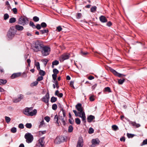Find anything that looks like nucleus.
<instances>
[{
  "label": "nucleus",
  "instance_id": "obj_5",
  "mask_svg": "<svg viewBox=\"0 0 147 147\" xmlns=\"http://www.w3.org/2000/svg\"><path fill=\"white\" fill-rule=\"evenodd\" d=\"M24 137L26 140V142L28 143H31L33 140V136L29 133H26Z\"/></svg>",
  "mask_w": 147,
  "mask_h": 147
},
{
  "label": "nucleus",
  "instance_id": "obj_50",
  "mask_svg": "<svg viewBox=\"0 0 147 147\" xmlns=\"http://www.w3.org/2000/svg\"><path fill=\"white\" fill-rule=\"evenodd\" d=\"M147 144V139H146L144 140L142 143L141 144V146H142L144 145H145Z\"/></svg>",
  "mask_w": 147,
  "mask_h": 147
},
{
  "label": "nucleus",
  "instance_id": "obj_30",
  "mask_svg": "<svg viewBox=\"0 0 147 147\" xmlns=\"http://www.w3.org/2000/svg\"><path fill=\"white\" fill-rule=\"evenodd\" d=\"M57 100V98L54 96L52 97L51 99V102H54Z\"/></svg>",
  "mask_w": 147,
  "mask_h": 147
},
{
  "label": "nucleus",
  "instance_id": "obj_44",
  "mask_svg": "<svg viewBox=\"0 0 147 147\" xmlns=\"http://www.w3.org/2000/svg\"><path fill=\"white\" fill-rule=\"evenodd\" d=\"M37 85V81L34 82L30 84V86L33 87L34 86H36Z\"/></svg>",
  "mask_w": 147,
  "mask_h": 147
},
{
  "label": "nucleus",
  "instance_id": "obj_2",
  "mask_svg": "<svg viewBox=\"0 0 147 147\" xmlns=\"http://www.w3.org/2000/svg\"><path fill=\"white\" fill-rule=\"evenodd\" d=\"M37 110L35 109L33 110L32 107H26L23 111L24 113L27 116H33L36 115Z\"/></svg>",
  "mask_w": 147,
  "mask_h": 147
},
{
  "label": "nucleus",
  "instance_id": "obj_32",
  "mask_svg": "<svg viewBox=\"0 0 147 147\" xmlns=\"http://www.w3.org/2000/svg\"><path fill=\"white\" fill-rule=\"evenodd\" d=\"M25 126L28 129H30L32 127V125L31 123H27L25 125Z\"/></svg>",
  "mask_w": 147,
  "mask_h": 147
},
{
  "label": "nucleus",
  "instance_id": "obj_54",
  "mask_svg": "<svg viewBox=\"0 0 147 147\" xmlns=\"http://www.w3.org/2000/svg\"><path fill=\"white\" fill-rule=\"evenodd\" d=\"M53 82L54 83H55V84L56 85V88L57 89H58L59 87V86L58 85V82L57 81H54Z\"/></svg>",
  "mask_w": 147,
  "mask_h": 147
},
{
  "label": "nucleus",
  "instance_id": "obj_28",
  "mask_svg": "<svg viewBox=\"0 0 147 147\" xmlns=\"http://www.w3.org/2000/svg\"><path fill=\"white\" fill-rule=\"evenodd\" d=\"M30 26L33 28H37V26H35L34 23L32 22H30L29 23Z\"/></svg>",
  "mask_w": 147,
  "mask_h": 147
},
{
  "label": "nucleus",
  "instance_id": "obj_31",
  "mask_svg": "<svg viewBox=\"0 0 147 147\" xmlns=\"http://www.w3.org/2000/svg\"><path fill=\"white\" fill-rule=\"evenodd\" d=\"M96 6L92 7L90 9L91 11L92 12H94L96 10Z\"/></svg>",
  "mask_w": 147,
  "mask_h": 147
},
{
  "label": "nucleus",
  "instance_id": "obj_39",
  "mask_svg": "<svg viewBox=\"0 0 147 147\" xmlns=\"http://www.w3.org/2000/svg\"><path fill=\"white\" fill-rule=\"evenodd\" d=\"M59 119L60 120H61L62 121V123H63V124L64 125H65V121L64 120V118L62 116L61 117V118H59Z\"/></svg>",
  "mask_w": 147,
  "mask_h": 147
},
{
  "label": "nucleus",
  "instance_id": "obj_61",
  "mask_svg": "<svg viewBox=\"0 0 147 147\" xmlns=\"http://www.w3.org/2000/svg\"><path fill=\"white\" fill-rule=\"evenodd\" d=\"M62 111V112L63 117H65L66 112H65V111L64 110H62V111Z\"/></svg>",
  "mask_w": 147,
  "mask_h": 147
},
{
  "label": "nucleus",
  "instance_id": "obj_53",
  "mask_svg": "<svg viewBox=\"0 0 147 147\" xmlns=\"http://www.w3.org/2000/svg\"><path fill=\"white\" fill-rule=\"evenodd\" d=\"M44 119H45V120H46V121L47 122H49L50 120V118L48 116L45 117Z\"/></svg>",
  "mask_w": 147,
  "mask_h": 147
},
{
  "label": "nucleus",
  "instance_id": "obj_41",
  "mask_svg": "<svg viewBox=\"0 0 147 147\" xmlns=\"http://www.w3.org/2000/svg\"><path fill=\"white\" fill-rule=\"evenodd\" d=\"M105 92H111L110 88L109 87H107L105 88Z\"/></svg>",
  "mask_w": 147,
  "mask_h": 147
},
{
  "label": "nucleus",
  "instance_id": "obj_4",
  "mask_svg": "<svg viewBox=\"0 0 147 147\" xmlns=\"http://www.w3.org/2000/svg\"><path fill=\"white\" fill-rule=\"evenodd\" d=\"M41 50L42 55L43 56H45L49 54L51 51V49L48 46H45Z\"/></svg>",
  "mask_w": 147,
  "mask_h": 147
},
{
  "label": "nucleus",
  "instance_id": "obj_49",
  "mask_svg": "<svg viewBox=\"0 0 147 147\" xmlns=\"http://www.w3.org/2000/svg\"><path fill=\"white\" fill-rule=\"evenodd\" d=\"M127 136L129 138H132L134 136V135L128 133L127 134Z\"/></svg>",
  "mask_w": 147,
  "mask_h": 147
},
{
  "label": "nucleus",
  "instance_id": "obj_63",
  "mask_svg": "<svg viewBox=\"0 0 147 147\" xmlns=\"http://www.w3.org/2000/svg\"><path fill=\"white\" fill-rule=\"evenodd\" d=\"M27 76V73L25 72H24L22 74V77H26Z\"/></svg>",
  "mask_w": 147,
  "mask_h": 147
},
{
  "label": "nucleus",
  "instance_id": "obj_3",
  "mask_svg": "<svg viewBox=\"0 0 147 147\" xmlns=\"http://www.w3.org/2000/svg\"><path fill=\"white\" fill-rule=\"evenodd\" d=\"M16 32V30L14 29L13 27L10 28L7 34V36L9 40L11 39L14 36Z\"/></svg>",
  "mask_w": 147,
  "mask_h": 147
},
{
  "label": "nucleus",
  "instance_id": "obj_46",
  "mask_svg": "<svg viewBox=\"0 0 147 147\" xmlns=\"http://www.w3.org/2000/svg\"><path fill=\"white\" fill-rule=\"evenodd\" d=\"M23 95H22V94H21L20 95V96H19L18 98V100H16L15 102H19V101H20L21 99L22 98H23Z\"/></svg>",
  "mask_w": 147,
  "mask_h": 147
},
{
  "label": "nucleus",
  "instance_id": "obj_24",
  "mask_svg": "<svg viewBox=\"0 0 147 147\" xmlns=\"http://www.w3.org/2000/svg\"><path fill=\"white\" fill-rule=\"evenodd\" d=\"M112 129L114 131H116L118 130L119 128L117 126L115 125H113L112 126Z\"/></svg>",
  "mask_w": 147,
  "mask_h": 147
},
{
  "label": "nucleus",
  "instance_id": "obj_56",
  "mask_svg": "<svg viewBox=\"0 0 147 147\" xmlns=\"http://www.w3.org/2000/svg\"><path fill=\"white\" fill-rule=\"evenodd\" d=\"M58 106L59 107L60 109V113L61 112V111L62 110H63V108L62 107V105L60 103H59L58 105Z\"/></svg>",
  "mask_w": 147,
  "mask_h": 147
},
{
  "label": "nucleus",
  "instance_id": "obj_1",
  "mask_svg": "<svg viewBox=\"0 0 147 147\" xmlns=\"http://www.w3.org/2000/svg\"><path fill=\"white\" fill-rule=\"evenodd\" d=\"M77 109L79 111V117L82 118V121L84 122H86V117L84 112L83 111L82 107V104L80 103L78 104L76 106Z\"/></svg>",
  "mask_w": 147,
  "mask_h": 147
},
{
  "label": "nucleus",
  "instance_id": "obj_14",
  "mask_svg": "<svg viewBox=\"0 0 147 147\" xmlns=\"http://www.w3.org/2000/svg\"><path fill=\"white\" fill-rule=\"evenodd\" d=\"M69 57V54H64L61 55L60 58L61 61H63L67 59Z\"/></svg>",
  "mask_w": 147,
  "mask_h": 147
},
{
  "label": "nucleus",
  "instance_id": "obj_40",
  "mask_svg": "<svg viewBox=\"0 0 147 147\" xmlns=\"http://www.w3.org/2000/svg\"><path fill=\"white\" fill-rule=\"evenodd\" d=\"M16 128L15 127L12 128L11 129V131L13 133H15L16 132Z\"/></svg>",
  "mask_w": 147,
  "mask_h": 147
},
{
  "label": "nucleus",
  "instance_id": "obj_38",
  "mask_svg": "<svg viewBox=\"0 0 147 147\" xmlns=\"http://www.w3.org/2000/svg\"><path fill=\"white\" fill-rule=\"evenodd\" d=\"M125 80L124 79H119L118 81V83L119 84H123Z\"/></svg>",
  "mask_w": 147,
  "mask_h": 147
},
{
  "label": "nucleus",
  "instance_id": "obj_55",
  "mask_svg": "<svg viewBox=\"0 0 147 147\" xmlns=\"http://www.w3.org/2000/svg\"><path fill=\"white\" fill-rule=\"evenodd\" d=\"M18 127L19 128L23 129L24 128V125L22 123H20Z\"/></svg>",
  "mask_w": 147,
  "mask_h": 147
},
{
  "label": "nucleus",
  "instance_id": "obj_35",
  "mask_svg": "<svg viewBox=\"0 0 147 147\" xmlns=\"http://www.w3.org/2000/svg\"><path fill=\"white\" fill-rule=\"evenodd\" d=\"M73 128L72 125H69L68 129V131L69 132H71L72 131Z\"/></svg>",
  "mask_w": 147,
  "mask_h": 147
},
{
  "label": "nucleus",
  "instance_id": "obj_51",
  "mask_svg": "<svg viewBox=\"0 0 147 147\" xmlns=\"http://www.w3.org/2000/svg\"><path fill=\"white\" fill-rule=\"evenodd\" d=\"M94 131L93 129L91 127H90L88 131V133L89 134H92L94 132Z\"/></svg>",
  "mask_w": 147,
  "mask_h": 147
},
{
  "label": "nucleus",
  "instance_id": "obj_15",
  "mask_svg": "<svg viewBox=\"0 0 147 147\" xmlns=\"http://www.w3.org/2000/svg\"><path fill=\"white\" fill-rule=\"evenodd\" d=\"M21 73H17L13 74L11 76V77L12 79H14L16 78L20 77L21 76Z\"/></svg>",
  "mask_w": 147,
  "mask_h": 147
},
{
  "label": "nucleus",
  "instance_id": "obj_17",
  "mask_svg": "<svg viewBox=\"0 0 147 147\" xmlns=\"http://www.w3.org/2000/svg\"><path fill=\"white\" fill-rule=\"evenodd\" d=\"M129 123L131 125H132L135 127L136 128L139 127L140 125L139 124L135 122H133L132 121H129Z\"/></svg>",
  "mask_w": 147,
  "mask_h": 147
},
{
  "label": "nucleus",
  "instance_id": "obj_29",
  "mask_svg": "<svg viewBox=\"0 0 147 147\" xmlns=\"http://www.w3.org/2000/svg\"><path fill=\"white\" fill-rule=\"evenodd\" d=\"M16 21V19L14 18H10L9 20V22L10 23H11L15 22Z\"/></svg>",
  "mask_w": 147,
  "mask_h": 147
},
{
  "label": "nucleus",
  "instance_id": "obj_20",
  "mask_svg": "<svg viewBox=\"0 0 147 147\" xmlns=\"http://www.w3.org/2000/svg\"><path fill=\"white\" fill-rule=\"evenodd\" d=\"M95 119V117L93 115H90L87 118V121L90 123Z\"/></svg>",
  "mask_w": 147,
  "mask_h": 147
},
{
  "label": "nucleus",
  "instance_id": "obj_59",
  "mask_svg": "<svg viewBox=\"0 0 147 147\" xmlns=\"http://www.w3.org/2000/svg\"><path fill=\"white\" fill-rule=\"evenodd\" d=\"M74 82L73 81H71L70 82V85L71 87H72L73 88L75 89V87L74 86Z\"/></svg>",
  "mask_w": 147,
  "mask_h": 147
},
{
  "label": "nucleus",
  "instance_id": "obj_52",
  "mask_svg": "<svg viewBox=\"0 0 147 147\" xmlns=\"http://www.w3.org/2000/svg\"><path fill=\"white\" fill-rule=\"evenodd\" d=\"M53 78L54 80V81H57L56 80V78L57 77V75L56 74H53L52 75Z\"/></svg>",
  "mask_w": 147,
  "mask_h": 147
},
{
  "label": "nucleus",
  "instance_id": "obj_64",
  "mask_svg": "<svg viewBox=\"0 0 147 147\" xmlns=\"http://www.w3.org/2000/svg\"><path fill=\"white\" fill-rule=\"evenodd\" d=\"M13 11L15 14H16L17 13V9L16 8L13 9Z\"/></svg>",
  "mask_w": 147,
  "mask_h": 147
},
{
  "label": "nucleus",
  "instance_id": "obj_21",
  "mask_svg": "<svg viewBox=\"0 0 147 147\" xmlns=\"http://www.w3.org/2000/svg\"><path fill=\"white\" fill-rule=\"evenodd\" d=\"M59 63V62L58 61L55 60L52 62V67L53 68L54 67V65H57Z\"/></svg>",
  "mask_w": 147,
  "mask_h": 147
},
{
  "label": "nucleus",
  "instance_id": "obj_12",
  "mask_svg": "<svg viewBox=\"0 0 147 147\" xmlns=\"http://www.w3.org/2000/svg\"><path fill=\"white\" fill-rule=\"evenodd\" d=\"M44 137H42L40 138L39 140V142L37 144V146H38L39 147H43L45 144Z\"/></svg>",
  "mask_w": 147,
  "mask_h": 147
},
{
  "label": "nucleus",
  "instance_id": "obj_62",
  "mask_svg": "<svg viewBox=\"0 0 147 147\" xmlns=\"http://www.w3.org/2000/svg\"><path fill=\"white\" fill-rule=\"evenodd\" d=\"M62 29V28L60 26H59L57 28V29L58 32H60L61 30Z\"/></svg>",
  "mask_w": 147,
  "mask_h": 147
},
{
  "label": "nucleus",
  "instance_id": "obj_8",
  "mask_svg": "<svg viewBox=\"0 0 147 147\" xmlns=\"http://www.w3.org/2000/svg\"><path fill=\"white\" fill-rule=\"evenodd\" d=\"M49 98V93L47 92L46 93V95L42 98V100L43 102L46 103L47 105H48Z\"/></svg>",
  "mask_w": 147,
  "mask_h": 147
},
{
  "label": "nucleus",
  "instance_id": "obj_45",
  "mask_svg": "<svg viewBox=\"0 0 147 147\" xmlns=\"http://www.w3.org/2000/svg\"><path fill=\"white\" fill-rule=\"evenodd\" d=\"M53 72L54 74L57 75L59 73V71L56 68L54 69L53 70Z\"/></svg>",
  "mask_w": 147,
  "mask_h": 147
},
{
  "label": "nucleus",
  "instance_id": "obj_22",
  "mask_svg": "<svg viewBox=\"0 0 147 147\" xmlns=\"http://www.w3.org/2000/svg\"><path fill=\"white\" fill-rule=\"evenodd\" d=\"M16 29L18 30H22L24 29L23 26L18 25H16Z\"/></svg>",
  "mask_w": 147,
  "mask_h": 147
},
{
  "label": "nucleus",
  "instance_id": "obj_11",
  "mask_svg": "<svg viewBox=\"0 0 147 147\" xmlns=\"http://www.w3.org/2000/svg\"><path fill=\"white\" fill-rule=\"evenodd\" d=\"M110 71L113 73V74L119 77H121L122 76H125L126 75L123 74H119L114 69L111 68L110 69Z\"/></svg>",
  "mask_w": 147,
  "mask_h": 147
},
{
  "label": "nucleus",
  "instance_id": "obj_42",
  "mask_svg": "<svg viewBox=\"0 0 147 147\" xmlns=\"http://www.w3.org/2000/svg\"><path fill=\"white\" fill-rule=\"evenodd\" d=\"M57 105L56 104H53L52 105V109L53 110H55L57 109Z\"/></svg>",
  "mask_w": 147,
  "mask_h": 147
},
{
  "label": "nucleus",
  "instance_id": "obj_26",
  "mask_svg": "<svg viewBox=\"0 0 147 147\" xmlns=\"http://www.w3.org/2000/svg\"><path fill=\"white\" fill-rule=\"evenodd\" d=\"M45 126L44 123V121L43 120V119L40 122V124L39 125V128H41L43 127H44Z\"/></svg>",
  "mask_w": 147,
  "mask_h": 147
},
{
  "label": "nucleus",
  "instance_id": "obj_34",
  "mask_svg": "<svg viewBox=\"0 0 147 147\" xmlns=\"http://www.w3.org/2000/svg\"><path fill=\"white\" fill-rule=\"evenodd\" d=\"M5 119L7 123H9L11 121V119L8 117L5 116Z\"/></svg>",
  "mask_w": 147,
  "mask_h": 147
},
{
  "label": "nucleus",
  "instance_id": "obj_57",
  "mask_svg": "<svg viewBox=\"0 0 147 147\" xmlns=\"http://www.w3.org/2000/svg\"><path fill=\"white\" fill-rule=\"evenodd\" d=\"M73 112L74 113L76 116H78L79 117V112L78 113H77V111L75 110H73Z\"/></svg>",
  "mask_w": 147,
  "mask_h": 147
},
{
  "label": "nucleus",
  "instance_id": "obj_10",
  "mask_svg": "<svg viewBox=\"0 0 147 147\" xmlns=\"http://www.w3.org/2000/svg\"><path fill=\"white\" fill-rule=\"evenodd\" d=\"M83 145V141L82 137H80L79 138L76 147H82Z\"/></svg>",
  "mask_w": 147,
  "mask_h": 147
},
{
  "label": "nucleus",
  "instance_id": "obj_23",
  "mask_svg": "<svg viewBox=\"0 0 147 147\" xmlns=\"http://www.w3.org/2000/svg\"><path fill=\"white\" fill-rule=\"evenodd\" d=\"M39 75L40 76H44L45 74V72L42 70H40L38 72Z\"/></svg>",
  "mask_w": 147,
  "mask_h": 147
},
{
  "label": "nucleus",
  "instance_id": "obj_48",
  "mask_svg": "<svg viewBox=\"0 0 147 147\" xmlns=\"http://www.w3.org/2000/svg\"><path fill=\"white\" fill-rule=\"evenodd\" d=\"M43 79V76H40L37 78V81H40Z\"/></svg>",
  "mask_w": 147,
  "mask_h": 147
},
{
  "label": "nucleus",
  "instance_id": "obj_37",
  "mask_svg": "<svg viewBox=\"0 0 147 147\" xmlns=\"http://www.w3.org/2000/svg\"><path fill=\"white\" fill-rule=\"evenodd\" d=\"M89 53L87 52H84L83 51H81L80 52V54L82 56H85L87 55Z\"/></svg>",
  "mask_w": 147,
  "mask_h": 147
},
{
  "label": "nucleus",
  "instance_id": "obj_36",
  "mask_svg": "<svg viewBox=\"0 0 147 147\" xmlns=\"http://www.w3.org/2000/svg\"><path fill=\"white\" fill-rule=\"evenodd\" d=\"M75 122L78 125L80 124L81 123L80 120L78 118L75 119Z\"/></svg>",
  "mask_w": 147,
  "mask_h": 147
},
{
  "label": "nucleus",
  "instance_id": "obj_25",
  "mask_svg": "<svg viewBox=\"0 0 147 147\" xmlns=\"http://www.w3.org/2000/svg\"><path fill=\"white\" fill-rule=\"evenodd\" d=\"M7 81L5 80L0 79V85L4 84L7 83Z\"/></svg>",
  "mask_w": 147,
  "mask_h": 147
},
{
  "label": "nucleus",
  "instance_id": "obj_43",
  "mask_svg": "<svg viewBox=\"0 0 147 147\" xmlns=\"http://www.w3.org/2000/svg\"><path fill=\"white\" fill-rule=\"evenodd\" d=\"M41 61L42 62L44 63V64L45 65H47V63L49 61L47 59H43Z\"/></svg>",
  "mask_w": 147,
  "mask_h": 147
},
{
  "label": "nucleus",
  "instance_id": "obj_60",
  "mask_svg": "<svg viewBox=\"0 0 147 147\" xmlns=\"http://www.w3.org/2000/svg\"><path fill=\"white\" fill-rule=\"evenodd\" d=\"M82 14L80 13H77V18L78 19H80L81 17Z\"/></svg>",
  "mask_w": 147,
  "mask_h": 147
},
{
  "label": "nucleus",
  "instance_id": "obj_33",
  "mask_svg": "<svg viewBox=\"0 0 147 147\" xmlns=\"http://www.w3.org/2000/svg\"><path fill=\"white\" fill-rule=\"evenodd\" d=\"M46 133V131L45 130L43 131H39V135L40 136H42L43 134H44Z\"/></svg>",
  "mask_w": 147,
  "mask_h": 147
},
{
  "label": "nucleus",
  "instance_id": "obj_47",
  "mask_svg": "<svg viewBox=\"0 0 147 147\" xmlns=\"http://www.w3.org/2000/svg\"><path fill=\"white\" fill-rule=\"evenodd\" d=\"M9 15L7 13H5L4 16V19L5 20H6L9 18Z\"/></svg>",
  "mask_w": 147,
  "mask_h": 147
},
{
  "label": "nucleus",
  "instance_id": "obj_13",
  "mask_svg": "<svg viewBox=\"0 0 147 147\" xmlns=\"http://www.w3.org/2000/svg\"><path fill=\"white\" fill-rule=\"evenodd\" d=\"M100 142L98 138L93 139L92 141V146H96L98 145L99 144Z\"/></svg>",
  "mask_w": 147,
  "mask_h": 147
},
{
  "label": "nucleus",
  "instance_id": "obj_27",
  "mask_svg": "<svg viewBox=\"0 0 147 147\" xmlns=\"http://www.w3.org/2000/svg\"><path fill=\"white\" fill-rule=\"evenodd\" d=\"M49 32L48 30L47 29L41 30H40V32L41 34H43L45 33H47Z\"/></svg>",
  "mask_w": 147,
  "mask_h": 147
},
{
  "label": "nucleus",
  "instance_id": "obj_7",
  "mask_svg": "<svg viewBox=\"0 0 147 147\" xmlns=\"http://www.w3.org/2000/svg\"><path fill=\"white\" fill-rule=\"evenodd\" d=\"M28 22V20L26 18L21 17L19 18L18 23L24 25L27 24Z\"/></svg>",
  "mask_w": 147,
  "mask_h": 147
},
{
  "label": "nucleus",
  "instance_id": "obj_18",
  "mask_svg": "<svg viewBox=\"0 0 147 147\" xmlns=\"http://www.w3.org/2000/svg\"><path fill=\"white\" fill-rule=\"evenodd\" d=\"M99 19L100 21L102 23H105L107 22V19L106 18L103 16H101L99 17Z\"/></svg>",
  "mask_w": 147,
  "mask_h": 147
},
{
  "label": "nucleus",
  "instance_id": "obj_19",
  "mask_svg": "<svg viewBox=\"0 0 147 147\" xmlns=\"http://www.w3.org/2000/svg\"><path fill=\"white\" fill-rule=\"evenodd\" d=\"M59 118L57 115H56L54 118V121L58 126L59 125V123L58 121Z\"/></svg>",
  "mask_w": 147,
  "mask_h": 147
},
{
  "label": "nucleus",
  "instance_id": "obj_9",
  "mask_svg": "<svg viewBox=\"0 0 147 147\" xmlns=\"http://www.w3.org/2000/svg\"><path fill=\"white\" fill-rule=\"evenodd\" d=\"M44 47L42 41L37 40V51H41Z\"/></svg>",
  "mask_w": 147,
  "mask_h": 147
},
{
  "label": "nucleus",
  "instance_id": "obj_16",
  "mask_svg": "<svg viewBox=\"0 0 147 147\" xmlns=\"http://www.w3.org/2000/svg\"><path fill=\"white\" fill-rule=\"evenodd\" d=\"M47 26V25L46 24L45 22H42L40 24V25L39 24H37V29H40L41 28V27L44 28L46 27Z\"/></svg>",
  "mask_w": 147,
  "mask_h": 147
},
{
  "label": "nucleus",
  "instance_id": "obj_6",
  "mask_svg": "<svg viewBox=\"0 0 147 147\" xmlns=\"http://www.w3.org/2000/svg\"><path fill=\"white\" fill-rule=\"evenodd\" d=\"M66 138V137H64L62 136L57 137L55 140V143L57 144H59L62 142L65 141Z\"/></svg>",
  "mask_w": 147,
  "mask_h": 147
},
{
  "label": "nucleus",
  "instance_id": "obj_58",
  "mask_svg": "<svg viewBox=\"0 0 147 147\" xmlns=\"http://www.w3.org/2000/svg\"><path fill=\"white\" fill-rule=\"evenodd\" d=\"M90 100V101H92L94 100L95 99L94 96H92L89 98Z\"/></svg>",
  "mask_w": 147,
  "mask_h": 147
}]
</instances>
